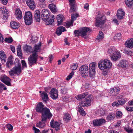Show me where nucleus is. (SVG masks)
<instances>
[{"instance_id": "f257e3e1", "label": "nucleus", "mask_w": 133, "mask_h": 133, "mask_svg": "<svg viewBox=\"0 0 133 133\" xmlns=\"http://www.w3.org/2000/svg\"><path fill=\"white\" fill-rule=\"evenodd\" d=\"M41 46V44L40 42L36 45L34 48V51L32 52V54L28 58V63L31 66L37 64L38 57L37 52L40 51Z\"/></svg>"}, {"instance_id": "f03ea898", "label": "nucleus", "mask_w": 133, "mask_h": 133, "mask_svg": "<svg viewBox=\"0 0 133 133\" xmlns=\"http://www.w3.org/2000/svg\"><path fill=\"white\" fill-rule=\"evenodd\" d=\"M44 105L43 103L42 102L39 103L37 105L36 108V110L37 112H41L42 116H43V119L45 116L49 115V116L52 115L50 112V110L49 109L46 107L44 108Z\"/></svg>"}, {"instance_id": "7ed1b4c3", "label": "nucleus", "mask_w": 133, "mask_h": 133, "mask_svg": "<svg viewBox=\"0 0 133 133\" xmlns=\"http://www.w3.org/2000/svg\"><path fill=\"white\" fill-rule=\"evenodd\" d=\"M90 30L89 28L86 27L82 28L80 30H75L74 34L75 36H81L82 37L86 39L88 35L89 31Z\"/></svg>"}, {"instance_id": "20e7f679", "label": "nucleus", "mask_w": 133, "mask_h": 133, "mask_svg": "<svg viewBox=\"0 0 133 133\" xmlns=\"http://www.w3.org/2000/svg\"><path fill=\"white\" fill-rule=\"evenodd\" d=\"M98 66L99 69L103 70L111 67L112 64L110 60L105 59L100 60L98 63Z\"/></svg>"}, {"instance_id": "39448f33", "label": "nucleus", "mask_w": 133, "mask_h": 133, "mask_svg": "<svg viewBox=\"0 0 133 133\" xmlns=\"http://www.w3.org/2000/svg\"><path fill=\"white\" fill-rule=\"evenodd\" d=\"M91 96L89 95L86 97L84 101L81 102L79 104L80 105L78 106L77 108L78 110L79 113L84 110L81 106L84 107L90 105L91 101Z\"/></svg>"}, {"instance_id": "423d86ee", "label": "nucleus", "mask_w": 133, "mask_h": 133, "mask_svg": "<svg viewBox=\"0 0 133 133\" xmlns=\"http://www.w3.org/2000/svg\"><path fill=\"white\" fill-rule=\"evenodd\" d=\"M106 18L103 15L98 16L96 18L95 26L97 27L101 28L105 22Z\"/></svg>"}, {"instance_id": "0eeeda50", "label": "nucleus", "mask_w": 133, "mask_h": 133, "mask_svg": "<svg viewBox=\"0 0 133 133\" xmlns=\"http://www.w3.org/2000/svg\"><path fill=\"white\" fill-rule=\"evenodd\" d=\"M17 63L18 64V66H15L9 72V74L11 76H14L15 74L18 75L21 72V64L18 62Z\"/></svg>"}, {"instance_id": "6e6552de", "label": "nucleus", "mask_w": 133, "mask_h": 133, "mask_svg": "<svg viewBox=\"0 0 133 133\" xmlns=\"http://www.w3.org/2000/svg\"><path fill=\"white\" fill-rule=\"evenodd\" d=\"M42 20L45 21L47 22L46 23L47 25H51L54 22V19H55V17L54 15H52L50 17L49 16H41Z\"/></svg>"}, {"instance_id": "1a4fd4ad", "label": "nucleus", "mask_w": 133, "mask_h": 133, "mask_svg": "<svg viewBox=\"0 0 133 133\" xmlns=\"http://www.w3.org/2000/svg\"><path fill=\"white\" fill-rule=\"evenodd\" d=\"M52 115L49 116V115L45 116L44 118L43 116H42V120L41 121L39 122V123H37L36 124V126L39 128H42L44 127L45 125V122L46 121L47 118H49L52 117Z\"/></svg>"}, {"instance_id": "9d476101", "label": "nucleus", "mask_w": 133, "mask_h": 133, "mask_svg": "<svg viewBox=\"0 0 133 133\" xmlns=\"http://www.w3.org/2000/svg\"><path fill=\"white\" fill-rule=\"evenodd\" d=\"M79 71L82 77H86L88 74V67L86 65H83L81 66Z\"/></svg>"}, {"instance_id": "9b49d317", "label": "nucleus", "mask_w": 133, "mask_h": 133, "mask_svg": "<svg viewBox=\"0 0 133 133\" xmlns=\"http://www.w3.org/2000/svg\"><path fill=\"white\" fill-rule=\"evenodd\" d=\"M105 122V120L103 118L96 119L93 120V124L94 126L99 127L103 125Z\"/></svg>"}, {"instance_id": "f8f14e48", "label": "nucleus", "mask_w": 133, "mask_h": 133, "mask_svg": "<svg viewBox=\"0 0 133 133\" xmlns=\"http://www.w3.org/2000/svg\"><path fill=\"white\" fill-rule=\"evenodd\" d=\"M1 80L7 85L8 86L11 85L10 83L11 79L6 75H3L2 76L1 78Z\"/></svg>"}, {"instance_id": "ddd939ff", "label": "nucleus", "mask_w": 133, "mask_h": 133, "mask_svg": "<svg viewBox=\"0 0 133 133\" xmlns=\"http://www.w3.org/2000/svg\"><path fill=\"white\" fill-rule=\"evenodd\" d=\"M112 60L114 61H117L121 57L120 52L118 51L117 50L113 55L110 56Z\"/></svg>"}, {"instance_id": "4468645a", "label": "nucleus", "mask_w": 133, "mask_h": 133, "mask_svg": "<svg viewBox=\"0 0 133 133\" xmlns=\"http://www.w3.org/2000/svg\"><path fill=\"white\" fill-rule=\"evenodd\" d=\"M50 94L51 98L54 99H56L58 97V91L55 88L52 89L50 92Z\"/></svg>"}, {"instance_id": "2eb2a0df", "label": "nucleus", "mask_w": 133, "mask_h": 133, "mask_svg": "<svg viewBox=\"0 0 133 133\" xmlns=\"http://www.w3.org/2000/svg\"><path fill=\"white\" fill-rule=\"evenodd\" d=\"M26 4L32 10H34L36 5L34 0H25Z\"/></svg>"}, {"instance_id": "dca6fc26", "label": "nucleus", "mask_w": 133, "mask_h": 133, "mask_svg": "<svg viewBox=\"0 0 133 133\" xmlns=\"http://www.w3.org/2000/svg\"><path fill=\"white\" fill-rule=\"evenodd\" d=\"M120 88L118 87H116L111 89L110 90V95L112 96H116L120 91Z\"/></svg>"}, {"instance_id": "f3484780", "label": "nucleus", "mask_w": 133, "mask_h": 133, "mask_svg": "<svg viewBox=\"0 0 133 133\" xmlns=\"http://www.w3.org/2000/svg\"><path fill=\"white\" fill-rule=\"evenodd\" d=\"M15 11V14L17 19L19 20L22 18L23 17L22 15L20 9L18 8H16Z\"/></svg>"}, {"instance_id": "a211bd4d", "label": "nucleus", "mask_w": 133, "mask_h": 133, "mask_svg": "<svg viewBox=\"0 0 133 133\" xmlns=\"http://www.w3.org/2000/svg\"><path fill=\"white\" fill-rule=\"evenodd\" d=\"M54 122V120L51 121L50 122V125L52 127L55 128L56 131L60 129V125L59 123L57 122Z\"/></svg>"}, {"instance_id": "6ab92c4d", "label": "nucleus", "mask_w": 133, "mask_h": 133, "mask_svg": "<svg viewBox=\"0 0 133 133\" xmlns=\"http://www.w3.org/2000/svg\"><path fill=\"white\" fill-rule=\"evenodd\" d=\"M118 66L119 67H122L123 69L127 68L128 66V62L126 60H121L118 64Z\"/></svg>"}, {"instance_id": "aec40b11", "label": "nucleus", "mask_w": 133, "mask_h": 133, "mask_svg": "<svg viewBox=\"0 0 133 133\" xmlns=\"http://www.w3.org/2000/svg\"><path fill=\"white\" fill-rule=\"evenodd\" d=\"M6 55L3 51H0V59L2 64H4L6 62Z\"/></svg>"}, {"instance_id": "412c9836", "label": "nucleus", "mask_w": 133, "mask_h": 133, "mask_svg": "<svg viewBox=\"0 0 133 133\" xmlns=\"http://www.w3.org/2000/svg\"><path fill=\"white\" fill-rule=\"evenodd\" d=\"M40 12L38 10H36L34 12V17L35 20H36L37 22H39L40 21Z\"/></svg>"}, {"instance_id": "4be33fe9", "label": "nucleus", "mask_w": 133, "mask_h": 133, "mask_svg": "<svg viewBox=\"0 0 133 133\" xmlns=\"http://www.w3.org/2000/svg\"><path fill=\"white\" fill-rule=\"evenodd\" d=\"M125 45L127 47L132 48L133 47V39L131 38L127 41L125 43Z\"/></svg>"}, {"instance_id": "5701e85b", "label": "nucleus", "mask_w": 133, "mask_h": 133, "mask_svg": "<svg viewBox=\"0 0 133 133\" xmlns=\"http://www.w3.org/2000/svg\"><path fill=\"white\" fill-rule=\"evenodd\" d=\"M0 10L1 12L3 14V17L4 16L6 18L8 16V12L7 10L6 9L5 7L4 6H2L0 8Z\"/></svg>"}, {"instance_id": "b1692460", "label": "nucleus", "mask_w": 133, "mask_h": 133, "mask_svg": "<svg viewBox=\"0 0 133 133\" xmlns=\"http://www.w3.org/2000/svg\"><path fill=\"white\" fill-rule=\"evenodd\" d=\"M41 97L43 101L46 103L49 99L48 94L45 92L43 91L41 94Z\"/></svg>"}, {"instance_id": "393cba45", "label": "nucleus", "mask_w": 133, "mask_h": 133, "mask_svg": "<svg viewBox=\"0 0 133 133\" xmlns=\"http://www.w3.org/2000/svg\"><path fill=\"white\" fill-rule=\"evenodd\" d=\"M124 15L125 12L122 10V9H119L118 10L117 16V17L119 19H122Z\"/></svg>"}, {"instance_id": "a878e982", "label": "nucleus", "mask_w": 133, "mask_h": 133, "mask_svg": "<svg viewBox=\"0 0 133 133\" xmlns=\"http://www.w3.org/2000/svg\"><path fill=\"white\" fill-rule=\"evenodd\" d=\"M66 31V30L65 27L62 26H61L57 29L56 32V34L58 35L59 36L61 34L62 32Z\"/></svg>"}, {"instance_id": "bb28decb", "label": "nucleus", "mask_w": 133, "mask_h": 133, "mask_svg": "<svg viewBox=\"0 0 133 133\" xmlns=\"http://www.w3.org/2000/svg\"><path fill=\"white\" fill-rule=\"evenodd\" d=\"M64 19V17L62 15H59L57 16V19L58 24H61Z\"/></svg>"}, {"instance_id": "cd10ccee", "label": "nucleus", "mask_w": 133, "mask_h": 133, "mask_svg": "<svg viewBox=\"0 0 133 133\" xmlns=\"http://www.w3.org/2000/svg\"><path fill=\"white\" fill-rule=\"evenodd\" d=\"M10 25L11 28L14 29H17L19 27V23L15 21H13L11 22Z\"/></svg>"}, {"instance_id": "c85d7f7f", "label": "nucleus", "mask_w": 133, "mask_h": 133, "mask_svg": "<svg viewBox=\"0 0 133 133\" xmlns=\"http://www.w3.org/2000/svg\"><path fill=\"white\" fill-rule=\"evenodd\" d=\"M88 95L87 92L83 93L76 96V97L78 100H80L84 98L86 96Z\"/></svg>"}, {"instance_id": "c756f323", "label": "nucleus", "mask_w": 133, "mask_h": 133, "mask_svg": "<svg viewBox=\"0 0 133 133\" xmlns=\"http://www.w3.org/2000/svg\"><path fill=\"white\" fill-rule=\"evenodd\" d=\"M48 7L52 12L55 13L57 11V8L55 4H50Z\"/></svg>"}, {"instance_id": "7c9ffc66", "label": "nucleus", "mask_w": 133, "mask_h": 133, "mask_svg": "<svg viewBox=\"0 0 133 133\" xmlns=\"http://www.w3.org/2000/svg\"><path fill=\"white\" fill-rule=\"evenodd\" d=\"M23 49L26 52L30 53L32 49V47L26 44L23 46Z\"/></svg>"}, {"instance_id": "2f4dec72", "label": "nucleus", "mask_w": 133, "mask_h": 133, "mask_svg": "<svg viewBox=\"0 0 133 133\" xmlns=\"http://www.w3.org/2000/svg\"><path fill=\"white\" fill-rule=\"evenodd\" d=\"M63 119L64 121L66 122L70 120L71 119V117L70 114L68 113H64L63 116Z\"/></svg>"}, {"instance_id": "473e14b6", "label": "nucleus", "mask_w": 133, "mask_h": 133, "mask_svg": "<svg viewBox=\"0 0 133 133\" xmlns=\"http://www.w3.org/2000/svg\"><path fill=\"white\" fill-rule=\"evenodd\" d=\"M70 9L69 10V12L72 13L75 12L76 11V9L75 7V3H70Z\"/></svg>"}, {"instance_id": "72a5a7b5", "label": "nucleus", "mask_w": 133, "mask_h": 133, "mask_svg": "<svg viewBox=\"0 0 133 133\" xmlns=\"http://www.w3.org/2000/svg\"><path fill=\"white\" fill-rule=\"evenodd\" d=\"M25 15L24 16V18H32V15L31 13V12L28 11L27 12H25Z\"/></svg>"}, {"instance_id": "f704fd0d", "label": "nucleus", "mask_w": 133, "mask_h": 133, "mask_svg": "<svg viewBox=\"0 0 133 133\" xmlns=\"http://www.w3.org/2000/svg\"><path fill=\"white\" fill-rule=\"evenodd\" d=\"M49 10L44 9L42 11L41 16H50Z\"/></svg>"}, {"instance_id": "c9c22d12", "label": "nucleus", "mask_w": 133, "mask_h": 133, "mask_svg": "<svg viewBox=\"0 0 133 133\" xmlns=\"http://www.w3.org/2000/svg\"><path fill=\"white\" fill-rule=\"evenodd\" d=\"M25 22L27 25H30L32 23V19L31 18H24Z\"/></svg>"}, {"instance_id": "e433bc0d", "label": "nucleus", "mask_w": 133, "mask_h": 133, "mask_svg": "<svg viewBox=\"0 0 133 133\" xmlns=\"http://www.w3.org/2000/svg\"><path fill=\"white\" fill-rule=\"evenodd\" d=\"M125 2L127 6L131 7L133 4V0H125Z\"/></svg>"}, {"instance_id": "4c0bfd02", "label": "nucleus", "mask_w": 133, "mask_h": 133, "mask_svg": "<svg viewBox=\"0 0 133 133\" xmlns=\"http://www.w3.org/2000/svg\"><path fill=\"white\" fill-rule=\"evenodd\" d=\"M79 16L78 14H73L71 15V20L73 22L76 19V18Z\"/></svg>"}, {"instance_id": "58836bf2", "label": "nucleus", "mask_w": 133, "mask_h": 133, "mask_svg": "<svg viewBox=\"0 0 133 133\" xmlns=\"http://www.w3.org/2000/svg\"><path fill=\"white\" fill-rule=\"evenodd\" d=\"M114 118V114H109L106 117L107 119L108 120H111L113 119Z\"/></svg>"}, {"instance_id": "ea45409f", "label": "nucleus", "mask_w": 133, "mask_h": 133, "mask_svg": "<svg viewBox=\"0 0 133 133\" xmlns=\"http://www.w3.org/2000/svg\"><path fill=\"white\" fill-rule=\"evenodd\" d=\"M96 63L95 62H93L90 63L89 65V69L95 70Z\"/></svg>"}, {"instance_id": "a19ab883", "label": "nucleus", "mask_w": 133, "mask_h": 133, "mask_svg": "<svg viewBox=\"0 0 133 133\" xmlns=\"http://www.w3.org/2000/svg\"><path fill=\"white\" fill-rule=\"evenodd\" d=\"M117 50L115 49L110 48L108 49V53L110 55H112Z\"/></svg>"}, {"instance_id": "79ce46f5", "label": "nucleus", "mask_w": 133, "mask_h": 133, "mask_svg": "<svg viewBox=\"0 0 133 133\" xmlns=\"http://www.w3.org/2000/svg\"><path fill=\"white\" fill-rule=\"evenodd\" d=\"M114 39L115 40H118L121 38V34L120 33H117L115 35Z\"/></svg>"}, {"instance_id": "37998d69", "label": "nucleus", "mask_w": 133, "mask_h": 133, "mask_svg": "<svg viewBox=\"0 0 133 133\" xmlns=\"http://www.w3.org/2000/svg\"><path fill=\"white\" fill-rule=\"evenodd\" d=\"M89 74L91 77H94L95 74V71L94 69H89Z\"/></svg>"}, {"instance_id": "c03bdc74", "label": "nucleus", "mask_w": 133, "mask_h": 133, "mask_svg": "<svg viewBox=\"0 0 133 133\" xmlns=\"http://www.w3.org/2000/svg\"><path fill=\"white\" fill-rule=\"evenodd\" d=\"M103 33L101 31H100L99 34V35L97 37L96 39L99 40L103 38Z\"/></svg>"}, {"instance_id": "a18cd8bd", "label": "nucleus", "mask_w": 133, "mask_h": 133, "mask_svg": "<svg viewBox=\"0 0 133 133\" xmlns=\"http://www.w3.org/2000/svg\"><path fill=\"white\" fill-rule=\"evenodd\" d=\"M100 112V115L101 116H104L107 113V111L105 109H101L99 111Z\"/></svg>"}, {"instance_id": "49530a36", "label": "nucleus", "mask_w": 133, "mask_h": 133, "mask_svg": "<svg viewBox=\"0 0 133 133\" xmlns=\"http://www.w3.org/2000/svg\"><path fill=\"white\" fill-rule=\"evenodd\" d=\"M73 24V22H72L71 20L70 22H67L66 23V27L69 28L70 26H72Z\"/></svg>"}, {"instance_id": "de8ad7c7", "label": "nucleus", "mask_w": 133, "mask_h": 133, "mask_svg": "<svg viewBox=\"0 0 133 133\" xmlns=\"http://www.w3.org/2000/svg\"><path fill=\"white\" fill-rule=\"evenodd\" d=\"M78 65L77 64H73L71 66V68L72 70H76L78 67Z\"/></svg>"}, {"instance_id": "09e8293b", "label": "nucleus", "mask_w": 133, "mask_h": 133, "mask_svg": "<svg viewBox=\"0 0 133 133\" xmlns=\"http://www.w3.org/2000/svg\"><path fill=\"white\" fill-rule=\"evenodd\" d=\"M74 73L73 72H71L69 74V75L66 78V80L67 81H69L70 80L72 77L73 75H74Z\"/></svg>"}, {"instance_id": "8fccbe9b", "label": "nucleus", "mask_w": 133, "mask_h": 133, "mask_svg": "<svg viewBox=\"0 0 133 133\" xmlns=\"http://www.w3.org/2000/svg\"><path fill=\"white\" fill-rule=\"evenodd\" d=\"M4 41L6 42L9 43H11L13 41L12 38L11 37L5 38V39Z\"/></svg>"}, {"instance_id": "3c124183", "label": "nucleus", "mask_w": 133, "mask_h": 133, "mask_svg": "<svg viewBox=\"0 0 133 133\" xmlns=\"http://www.w3.org/2000/svg\"><path fill=\"white\" fill-rule=\"evenodd\" d=\"M13 59V57L12 55H10L8 58L7 61L14 63Z\"/></svg>"}, {"instance_id": "603ef678", "label": "nucleus", "mask_w": 133, "mask_h": 133, "mask_svg": "<svg viewBox=\"0 0 133 133\" xmlns=\"http://www.w3.org/2000/svg\"><path fill=\"white\" fill-rule=\"evenodd\" d=\"M125 130L128 133H132V129L129 128L125 127L124 128Z\"/></svg>"}, {"instance_id": "864d4df0", "label": "nucleus", "mask_w": 133, "mask_h": 133, "mask_svg": "<svg viewBox=\"0 0 133 133\" xmlns=\"http://www.w3.org/2000/svg\"><path fill=\"white\" fill-rule=\"evenodd\" d=\"M6 127L10 131H12L13 129L12 125L10 124H8L6 125Z\"/></svg>"}, {"instance_id": "5fc2aeb1", "label": "nucleus", "mask_w": 133, "mask_h": 133, "mask_svg": "<svg viewBox=\"0 0 133 133\" xmlns=\"http://www.w3.org/2000/svg\"><path fill=\"white\" fill-rule=\"evenodd\" d=\"M14 63L7 61L6 63V66L8 68H10Z\"/></svg>"}, {"instance_id": "6e6d98bb", "label": "nucleus", "mask_w": 133, "mask_h": 133, "mask_svg": "<svg viewBox=\"0 0 133 133\" xmlns=\"http://www.w3.org/2000/svg\"><path fill=\"white\" fill-rule=\"evenodd\" d=\"M67 90L66 88H63V89H62L61 90V92L62 94H65L67 93Z\"/></svg>"}, {"instance_id": "4d7b16f0", "label": "nucleus", "mask_w": 133, "mask_h": 133, "mask_svg": "<svg viewBox=\"0 0 133 133\" xmlns=\"http://www.w3.org/2000/svg\"><path fill=\"white\" fill-rule=\"evenodd\" d=\"M122 115V113L120 111L117 112L116 113V116L117 117H120Z\"/></svg>"}, {"instance_id": "13d9d810", "label": "nucleus", "mask_w": 133, "mask_h": 133, "mask_svg": "<svg viewBox=\"0 0 133 133\" xmlns=\"http://www.w3.org/2000/svg\"><path fill=\"white\" fill-rule=\"evenodd\" d=\"M118 103L119 105H122L124 104L125 102L123 99H121V100H119L118 101Z\"/></svg>"}, {"instance_id": "bf43d9fd", "label": "nucleus", "mask_w": 133, "mask_h": 133, "mask_svg": "<svg viewBox=\"0 0 133 133\" xmlns=\"http://www.w3.org/2000/svg\"><path fill=\"white\" fill-rule=\"evenodd\" d=\"M124 52L125 53L127 54L128 55L131 56L132 54V52L129 50H124Z\"/></svg>"}, {"instance_id": "052dcab7", "label": "nucleus", "mask_w": 133, "mask_h": 133, "mask_svg": "<svg viewBox=\"0 0 133 133\" xmlns=\"http://www.w3.org/2000/svg\"><path fill=\"white\" fill-rule=\"evenodd\" d=\"M33 129L35 133H39L40 132V130L36 128L35 127H33Z\"/></svg>"}, {"instance_id": "680f3d73", "label": "nucleus", "mask_w": 133, "mask_h": 133, "mask_svg": "<svg viewBox=\"0 0 133 133\" xmlns=\"http://www.w3.org/2000/svg\"><path fill=\"white\" fill-rule=\"evenodd\" d=\"M22 64L23 68H26L27 67L26 64V62L24 60L21 61Z\"/></svg>"}, {"instance_id": "e2e57ef3", "label": "nucleus", "mask_w": 133, "mask_h": 133, "mask_svg": "<svg viewBox=\"0 0 133 133\" xmlns=\"http://www.w3.org/2000/svg\"><path fill=\"white\" fill-rule=\"evenodd\" d=\"M119 105L118 103L117 102H114L112 104V106L113 107L118 106Z\"/></svg>"}, {"instance_id": "0e129e2a", "label": "nucleus", "mask_w": 133, "mask_h": 133, "mask_svg": "<svg viewBox=\"0 0 133 133\" xmlns=\"http://www.w3.org/2000/svg\"><path fill=\"white\" fill-rule=\"evenodd\" d=\"M17 52H21V46L20 45H19L18 46L17 49Z\"/></svg>"}, {"instance_id": "69168bd1", "label": "nucleus", "mask_w": 133, "mask_h": 133, "mask_svg": "<svg viewBox=\"0 0 133 133\" xmlns=\"http://www.w3.org/2000/svg\"><path fill=\"white\" fill-rule=\"evenodd\" d=\"M1 1L4 5L6 4L8 1V0H1Z\"/></svg>"}, {"instance_id": "338daca9", "label": "nucleus", "mask_w": 133, "mask_h": 133, "mask_svg": "<svg viewBox=\"0 0 133 133\" xmlns=\"http://www.w3.org/2000/svg\"><path fill=\"white\" fill-rule=\"evenodd\" d=\"M49 61L51 62L53 58V56L52 55H50L49 56Z\"/></svg>"}, {"instance_id": "774afa93", "label": "nucleus", "mask_w": 133, "mask_h": 133, "mask_svg": "<svg viewBox=\"0 0 133 133\" xmlns=\"http://www.w3.org/2000/svg\"><path fill=\"white\" fill-rule=\"evenodd\" d=\"M49 129H44L40 133H46L48 132L49 131Z\"/></svg>"}]
</instances>
